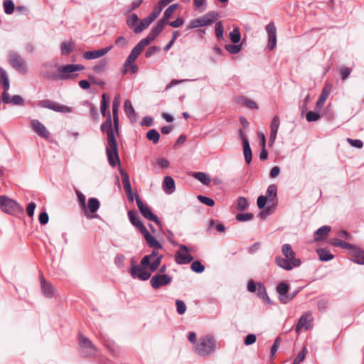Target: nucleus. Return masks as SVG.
Masks as SVG:
<instances>
[{"instance_id":"obj_8","label":"nucleus","mask_w":364,"mask_h":364,"mask_svg":"<svg viewBox=\"0 0 364 364\" xmlns=\"http://www.w3.org/2000/svg\"><path fill=\"white\" fill-rule=\"evenodd\" d=\"M149 266H144L142 264V259L139 265H136L134 259L131 260V268L129 269V274L133 279H138L141 281H146L151 277V273L145 269Z\"/></svg>"},{"instance_id":"obj_11","label":"nucleus","mask_w":364,"mask_h":364,"mask_svg":"<svg viewBox=\"0 0 364 364\" xmlns=\"http://www.w3.org/2000/svg\"><path fill=\"white\" fill-rule=\"evenodd\" d=\"M38 106L53 111L61 113H69L72 112V109L66 105H61L58 102H53L50 100H43L38 102Z\"/></svg>"},{"instance_id":"obj_61","label":"nucleus","mask_w":364,"mask_h":364,"mask_svg":"<svg viewBox=\"0 0 364 364\" xmlns=\"http://www.w3.org/2000/svg\"><path fill=\"white\" fill-rule=\"evenodd\" d=\"M265 144H266V139L264 135H262V151L259 154V159L261 161H265L267 159L268 157V151L265 149Z\"/></svg>"},{"instance_id":"obj_22","label":"nucleus","mask_w":364,"mask_h":364,"mask_svg":"<svg viewBox=\"0 0 364 364\" xmlns=\"http://www.w3.org/2000/svg\"><path fill=\"white\" fill-rule=\"evenodd\" d=\"M350 259L359 264H364V250L356 247L353 251H350Z\"/></svg>"},{"instance_id":"obj_16","label":"nucleus","mask_w":364,"mask_h":364,"mask_svg":"<svg viewBox=\"0 0 364 364\" xmlns=\"http://www.w3.org/2000/svg\"><path fill=\"white\" fill-rule=\"evenodd\" d=\"M119 94H117L114 97L112 102V117L115 132L119 134V119L118 115V110L119 107Z\"/></svg>"},{"instance_id":"obj_19","label":"nucleus","mask_w":364,"mask_h":364,"mask_svg":"<svg viewBox=\"0 0 364 364\" xmlns=\"http://www.w3.org/2000/svg\"><path fill=\"white\" fill-rule=\"evenodd\" d=\"M31 125L33 131H35L41 136L45 139H48L49 137V132L47 130L46 127L38 119L31 120Z\"/></svg>"},{"instance_id":"obj_37","label":"nucleus","mask_w":364,"mask_h":364,"mask_svg":"<svg viewBox=\"0 0 364 364\" xmlns=\"http://www.w3.org/2000/svg\"><path fill=\"white\" fill-rule=\"evenodd\" d=\"M100 203L97 198H90L88 200V205L87 206V209L88 208L90 213H95L100 208Z\"/></svg>"},{"instance_id":"obj_12","label":"nucleus","mask_w":364,"mask_h":364,"mask_svg":"<svg viewBox=\"0 0 364 364\" xmlns=\"http://www.w3.org/2000/svg\"><path fill=\"white\" fill-rule=\"evenodd\" d=\"M274 262L279 267L287 271H290L294 267H298L301 264L300 259H294L293 260H291L286 257H282L281 256L275 257Z\"/></svg>"},{"instance_id":"obj_18","label":"nucleus","mask_w":364,"mask_h":364,"mask_svg":"<svg viewBox=\"0 0 364 364\" xmlns=\"http://www.w3.org/2000/svg\"><path fill=\"white\" fill-rule=\"evenodd\" d=\"M149 247H152L157 250H161L163 248L162 245L154 237L152 236L148 230L146 228L141 232Z\"/></svg>"},{"instance_id":"obj_51","label":"nucleus","mask_w":364,"mask_h":364,"mask_svg":"<svg viewBox=\"0 0 364 364\" xmlns=\"http://www.w3.org/2000/svg\"><path fill=\"white\" fill-rule=\"evenodd\" d=\"M225 48L227 51H228L231 54H237L238 53L241 49H242V45L241 44H227L225 46Z\"/></svg>"},{"instance_id":"obj_21","label":"nucleus","mask_w":364,"mask_h":364,"mask_svg":"<svg viewBox=\"0 0 364 364\" xmlns=\"http://www.w3.org/2000/svg\"><path fill=\"white\" fill-rule=\"evenodd\" d=\"M128 217L132 225L138 228L140 232H141L144 229L146 228L145 225L143 224V223L140 220L136 211L129 210L128 212Z\"/></svg>"},{"instance_id":"obj_63","label":"nucleus","mask_w":364,"mask_h":364,"mask_svg":"<svg viewBox=\"0 0 364 364\" xmlns=\"http://www.w3.org/2000/svg\"><path fill=\"white\" fill-rule=\"evenodd\" d=\"M351 69L346 66H341L339 68V73L342 80H345L350 74Z\"/></svg>"},{"instance_id":"obj_45","label":"nucleus","mask_w":364,"mask_h":364,"mask_svg":"<svg viewBox=\"0 0 364 364\" xmlns=\"http://www.w3.org/2000/svg\"><path fill=\"white\" fill-rule=\"evenodd\" d=\"M275 208L276 204L267 206L266 208H263V210L259 213V217H260L262 219H265V218L267 215H271L274 213Z\"/></svg>"},{"instance_id":"obj_31","label":"nucleus","mask_w":364,"mask_h":364,"mask_svg":"<svg viewBox=\"0 0 364 364\" xmlns=\"http://www.w3.org/2000/svg\"><path fill=\"white\" fill-rule=\"evenodd\" d=\"M76 194L77 196L78 202L82 208V209L85 211V213L87 218H97V215L95 216H90L88 215V210L87 209V205H86V197L85 196L81 193L79 191H76Z\"/></svg>"},{"instance_id":"obj_36","label":"nucleus","mask_w":364,"mask_h":364,"mask_svg":"<svg viewBox=\"0 0 364 364\" xmlns=\"http://www.w3.org/2000/svg\"><path fill=\"white\" fill-rule=\"evenodd\" d=\"M179 7V4H171L164 11V16L162 17V20L165 21L166 22H167V23H168V20L170 19V18L171 17L173 13L176 10L178 9Z\"/></svg>"},{"instance_id":"obj_46","label":"nucleus","mask_w":364,"mask_h":364,"mask_svg":"<svg viewBox=\"0 0 364 364\" xmlns=\"http://www.w3.org/2000/svg\"><path fill=\"white\" fill-rule=\"evenodd\" d=\"M229 37H230V41L233 43H239L240 41V38H241V36H240L239 29L237 28H235L232 31L230 32Z\"/></svg>"},{"instance_id":"obj_49","label":"nucleus","mask_w":364,"mask_h":364,"mask_svg":"<svg viewBox=\"0 0 364 364\" xmlns=\"http://www.w3.org/2000/svg\"><path fill=\"white\" fill-rule=\"evenodd\" d=\"M167 24V22L165 21L160 19L156 24L154 27L151 28V31L156 33V35L158 36L164 28V26Z\"/></svg>"},{"instance_id":"obj_47","label":"nucleus","mask_w":364,"mask_h":364,"mask_svg":"<svg viewBox=\"0 0 364 364\" xmlns=\"http://www.w3.org/2000/svg\"><path fill=\"white\" fill-rule=\"evenodd\" d=\"M4 12L6 14H11L14 9H15V5L12 0H6L4 1L3 4Z\"/></svg>"},{"instance_id":"obj_42","label":"nucleus","mask_w":364,"mask_h":364,"mask_svg":"<svg viewBox=\"0 0 364 364\" xmlns=\"http://www.w3.org/2000/svg\"><path fill=\"white\" fill-rule=\"evenodd\" d=\"M124 109L126 114L130 118H134L135 117V111L132 107V105L131 102L129 100H125L124 105Z\"/></svg>"},{"instance_id":"obj_58","label":"nucleus","mask_w":364,"mask_h":364,"mask_svg":"<svg viewBox=\"0 0 364 364\" xmlns=\"http://www.w3.org/2000/svg\"><path fill=\"white\" fill-rule=\"evenodd\" d=\"M279 124H280L279 117V116L275 115L273 117L272 122H271L270 132H274H274L277 133L278 129L279 127Z\"/></svg>"},{"instance_id":"obj_32","label":"nucleus","mask_w":364,"mask_h":364,"mask_svg":"<svg viewBox=\"0 0 364 364\" xmlns=\"http://www.w3.org/2000/svg\"><path fill=\"white\" fill-rule=\"evenodd\" d=\"M74 48L75 43L73 41L63 42L60 45L61 55H68L73 51Z\"/></svg>"},{"instance_id":"obj_53","label":"nucleus","mask_w":364,"mask_h":364,"mask_svg":"<svg viewBox=\"0 0 364 364\" xmlns=\"http://www.w3.org/2000/svg\"><path fill=\"white\" fill-rule=\"evenodd\" d=\"M321 115L317 112L309 111L306 114V119L309 122H316L319 120Z\"/></svg>"},{"instance_id":"obj_3","label":"nucleus","mask_w":364,"mask_h":364,"mask_svg":"<svg viewBox=\"0 0 364 364\" xmlns=\"http://www.w3.org/2000/svg\"><path fill=\"white\" fill-rule=\"evenodd\" d=\"M216 347L217 341L214 336L205 335L200 337L194 346V352L200 356L206 357L213 353Z\"/></svg>"},{"instance_id":"obj_5","label":"nucleus","mask_w":364,"mask_h":364,"mask_svg":"<svg viewBox=\"0 0 364 364\" xmlns=\"http://www.w3.org/2000/svg\"><path fill=\"white\" fill-rule=\"evenodd\" d=\"M78 344L80 349V355L82 357L88 358L95 355L97 348L93 343L81 333L78 334Z\"/></svg>"},{"instance_id":"obj_9","label":"nucleus","mask_w":364,"mask_h":364,"mask_svg":"<svg viewBox=\"0 0 364 364\" xmlns=\"http://www.w3.org/2000/svg\"><path fill=\"white\" fill-rule=\"evenodd\" d=\"M135 199L138 208L142 216L149 220L154 221L157 225L161 227L162 225L161 220L156 215L152 213L149 206L142 202L138 193H135Z\"/></svg>"},{"instance_id":"obj_35","label":"nucleus","mask_w":364,"mask_h":364,"mask_svg":"<svg viewBox=\"0 0 364 364\" xmlns=\"http://www.w3.org/2000/svg\"><path fill=\"white\" fill-rule=\"evenodd\" d=\"M282 252L284 257L289 259L293 260L294 259H296L295 257V252L289 244L283 245L282 247Z\"/></svg>"},{"instance_id":"obj_40","label":"nucleus","mask_w":364,"mask_h":364,"mask_svg":"<svg viewBox=\"0 0 364 364\" xmlns=\"http://www.w3.org/2000/svg\"><path fill=\"white\" fill-rule=\"evenodd\" d=\"M164 7L165 6H164V4H161V2L159 1L157 5H156L154 7L153 11L151 12V14L148 16H149L150 18L152 19L153 21H155Z\"/></svg>"},{"instance_id":"obj_28","label":"nucleus","mask_w":364,"mask_h":364,"mask_svg":"<svg viewBox=\"0 0 364 364\" xmlns=\"http://www.w3.org/2000/svg\"><path fill=\"white\" fill-rule=\"evenodd\" d=\"M257 296L264 301H266L267 304H271V300L269 297L267 295L266 287L262 282L257 283V289L256 290Z\"/></svg>"},{"instance_id":"obj_59","label":"nucleus","mask_w":364,"mask_h":364,"mask_svg":"<svg viewBox=\"0 0 364 364\" xmlns=\"http://www.w3.org/2000/svg\"><path fill=\"white\" fill-rule=\"evenodd\" d=\"M307 323V316L306 315H302L298 321V323L296 326V332H299L303 327H305L306 329L308 327L306 326Z\"/></svg>"},{"instance_id":"obj_57","label":"nucleus","mask_w":364,"mask_h":364,"mask_svg":"<svg viewBox=\"0 0 364 364\" xmlns=\"http://www.w3.org/2000/svg\"><path fill=\"white\" fill-rule=\"evenodd\" d=\"M253 218L254 215L251 213H237L236 215V220L240 222L250 220H252Z\"/></svg>"},{"instance_id":"obj_64","label":"nucleus","mask_w":364,"mask_h":364,"mask_svg":"<svg viewBox=\"0 0 364 364\" xmlns=\"http://www.w3.org/2000/svg\"><path fill=\"white\" fill-rule=\"evenodd\" d=\"M151 42V41L150 40V38L146 36V38L141 40L135 46V48H136L140 52H141L143 50V49L144 48V47L146 46L147 45H149Z\"/></svg>"},{"instance_id":"obj_13","label":"nucleus","mask_w":364,"mask_h":364,"mask_svg":"<svg viewBox=\"0 0 364 364\" xmlns=\"http://www.w3.org/2000/svg\"><path fill=\"white\" fill-rule=\"evenodd\" d=\"M172 282V277L168 274H156L150 279V284L154 289L168 285Z\"/></svg>"},{"instance_id":"obj_25","label":"nucleus","mask_w":364,"mask_h":364,"mask_svg":"<svg viewBox=\"0 0 364 364\" xmlns=\"http://www.w3.org/2000/svg\"><path fill=\"white\" fill-rule=\"evenodd\" d=\"M331 228L328 225H323L317 229L314 232V240L321 241L324 240L331 232Z\"/></svg>"},{"instance_id":"obj_7","label":"nucleus","mask_w":364,"mask_h":364,"mask_svg":"<svg viewBox=\"0 0 364 364\" xmlns=\"http://www.w3.org/2000/svg\"><path fill=\"white\" fill-rule=\"evenodd\" d=\"M8 60L9 64L16 71L26 74L27 73V65L23 58L17 52L11 50L9 53Z\"/></svg>"},{"instance_id":"obj_4","label":"nucleus","mask_w":364,"mask_h":364,"mask_svg":"<svg viewBox=\"0 0 364 364\" xmlns=\"http://www.w3.org/2000/svg\"><path fill=\"white\" fill-rule=\"evenodd\" d=\"M0 210L13 215L23 213V208L16 200L6 196H0Z\"/></svg>"},{"instance_id":"obj_62","label":"nucleus","mask_w":364,"mask_h":364,"mask_svg":"<svg viewBox=\"0 0 364 364\" xmlns=\"http://www.w3.org/2000/svg\"><path fill=\"white\" fill-rule=\"evenodd\" d=\"M107 65V61L105 59L101 60L96 65L93 67L94 72L99 73L103 71Z\"/></svg>"},{"instance_id":"obj_33","label":"nucleus","mask_w":364,"mask_h":364,"mask_svg":"<svg viewBox=\"0 0 364 364\" xmlns=\"http://www.w3.org/2000/svg\"><path fill=\"white\" fill-rule=\"evenodd\" d=\"M243 146V154L245 161L247 164H250L252 160V152L250 146L249 141L245 140Z\"/></svg>"},{"instance_id":"obj_52","label":"nucleus","mask_w":364,"mask_h":364,"mask_svg":"<svg viewBox=\"0 0 364 364\" xmlns=\"http://www.w3.org/2000/svg\"><path fill=\"white\" fill-rule=\"evenodd\" d=\"M215 32L218 39L220 40L223 38L224 27L221 21L216 22L215 25Z\"/></svg>"},{"instance_id":"obj_41","label":"nucleus","mask_w":364,"mask_h":364,"mask_svg":"<svg viewBox=\"0 0 364 364\" xmlns=\"http://www.w3.org/2000/svg\"><path fill=\"white\" fill-rule=\"evenodd\" d=\"M5 104H12L14 105H20L23 106L24 105V100L20 95H14L11 97H10V95H9V99L6 102H3Z\"/></svg>"},{"instance_id":"obj_24","label":"nucleus","mask_w":364,"mask_h":364,"mask_svg":"<svg viewBox=\"0 0 364 364\" xmlns=\"http://www.w3.org/2000/svg\"><path fill=\"white\" fill-rule=\"evenodd\" d=\"M140 53L141 52L135 47L132 50L124 63V69L123 70V73H126L127 72V68L135 61Z\"/></svg>"},{"instance_id":"obj_56","label":"nucleus","mask_w":364,"mask_h":364,"mask_svg":"<svg viewBox=\"0 0 364 364\" xmlns=\"http://www.w3.org/2000/svg\"><path fill=\"white\" fill-rule=\"evenodd\" d=\"M299 291V289H297L290 294L288 293L287 296H284L283 298H281V303L283 304L289 303L298 294Z\"/></svg>"},{"instance_id":"obj_55","label":"nucleus","mask_w":364,"mask_h":364,"mask_svg":"<svg viewBox=\"0 0 364 364\" xmlns=\"http://www.w3.org/2000/svg\"><path fill=\"white\" fill-rule=\"evenodd\" d=\"M242 103L247 107L250 108V109H258V106L257 105V103L250 100V99H248L247 97H242Z\"/></svg>"},{"instance_id":"obj_30","label":"nucleus","mask_w":364,"mask_h":364,"mask_svg":"<svg viewBox=\"0 0 364 364\" xmlns=\"http://www.w3.org/2000/svg\"><path fill=\"white\" fill-rule=\"evenodd\" d=\"M289 291V285L285 282H282L279 283L277 287V292L278 293V299L281 302V298H283L284 296H287Z\"/></svg>"},{"instance_id":"obj_38","label":"nucleus","mask_w":364,"mask_h":364,"mask_svg":"<svg viewBox=\"0 0 364 364\" xmlns=\"http://www.w3.org/2000/svg\"><path fill=\"white\" fill-rule=\"evenodd\" d=\"M193 176L200 183L205 186H208L211 181L210 176L204 172H196Z\"/></svg>"},{"instance_id":"obj_1","label":"nucleus","mask_w":364,"mask_h":364,"mask_svg":"<svg viewBox=\"0 0 364 364\" xmlns=\"http://www.w3.org/2000/svg\"><path fill=\"white\" fill-rule=\"evenodd\" d=\"M85 69L84 65L80 64H68L61 65L58 68V74L46 72L43 73V77L53 80H64L74 78L77 74H72L76 71H80Z\"/></svg>"},{"instance_id":"obj_48","label":"nucleus","mask_w":364,"mask_h":364,"mask_svg":"<svg viewBox=\"0 0 364 364\" xmlns=\"http://www.w3.org/2000/svg\"><path fill=\"white\" fill-rule=\"evenodd\" d=\"M191 269L196 273H202L205 270V266L200 261L196 260L192 262Z\"/></svg>"},{"instance_id":"obj_10","label":"nucleus","mask_w":364,"mask_h":364,"mask_svg":"<svg viewBox=\"0 0 364 364\" xmlns=\"http://www.w3.org/2000/svg\"><path fill=\"white\" fill-rule=\"evenodd\" d=\"M162 258L163 255L154 250L151 254L145 255L142 258V264L144 266H149V270L154 272L158 269Z\"/></svg>"},{"instance_id":"obj_43","label":"nucleus","mask_w":364,"mask_h":364,"mask_svg":"<svg viewBox=\"0 0 364 364\" xmlns=\"http://www.w3.org/2000/svg\"><path fill=\"white\" fill-rule=\"evenodd\" d=\"M138 22L139 17L135 14L129 15L127 18V24L131 29H132L133 31L134 28L137 26Z\"/></svg>"},{"instance_id":"obj_14","label":"nucleus","mask_w":364,"mask_h":364,"mask_svg":"<svg viewBox=\"0 0 364 364\" xmlns=\"http://www.w3.org/2000/svg\"><path fill=\"white\" fill-rule=\"evenodd\" d=\"M268 34V48L273 50L277 46V28L273 21L269 22L265 27Z\"/></svg>"},{"instance_id":"obj_27","label":"nucleus","mask_w":364,"mask_h":364,"mask_svg":"<svg viewBox=\"0 0 364 364\" xmlns=\"http://www.w3.org/2000/svg\"><path fill=\"white\" fill-rule=\"evenodd\" d=\"M153 22L152 19L149 16L140 20L137 26L134 28V33L137 34L141 33L144 30L146 29L150 24Z\"/></svg>"},{"instance_id":"obj_17","label":"nucleus","mask_w":364,"mask_h":364,"mask_svg":"<svg viewBox=\"0 0 364 364\" xmlns=\"http://www.w3.org/2000/svg\"><path fill=\"white\" fill-rule=\"evenodd\" d=\"M112 48V46H109L102 49L86 51L83 54V58L86 60L98 58L106 55Z\"/></svg>"},{"instance_id":"obj_34","label":"nucleus","mask_w":364,"mask_h":364,"mask_svg":"<svg viewBox=\"0 0 364 364\" xmlns=\"http://www.w3.org/2000/svg\"><path fill=\"white\" fill-rule=\"evenodd\" d=\"M316 252L321 261L328 262L333 258V255L326 249H317Z\"/></svg>"},{"instance_id":"obj_20","label":"nucleus","mask_w":364,"mask_h":364,"mask_svg":"<svg viewBox=\"0 0 364 364\" xmlns=\"http://www.w3.org/2000/svg\"><path fill=\"white\" fill-rule=\"evenodd\" d=\"M331 91V86L330 85H326L322 90L321 93L316 103V108L318 110L321 109L323 107L324 103L328 98L330 92Z\"/></svg>"},{"instance_id":"obj_50","label":"nucleus","mask_w":364,"mask_h":364,"mask_svg":"<svg viewBox=\"0 0 364 364\" xmlns=\"http://www.w3.org/2000/svg\"><path fill=\"white\" fill-rule=\"evenodd\" d=\"M248 202L246 198L239 197L237 200V209L240 211L245 210L248 206Z\"/></svg>"},{"instance_id":"obj_15","label":"nucleus","mask_w":364,"mask_h":364,"mask_svg":"<svg viewBox=\"0 0 364 364\" xmlns=\"http://www.w3.org/2000/svg\"><path fill=\"white\" fill-rule=\"evenodd\" d=\"M40 282L42 293L47 298H52L55 295V289L53 285L46 280L43 274L40 275Z\"/></svg>"},{"instance_id":"obj_39","label":"nucleus","mask_w":364,"mask_h":364,"mask_svg":"<svg viewBox=\"0 0 364 364\" xmlns=\"http://www.w3.org/2000/svg\"><path fill=\"white\" fill-rule=\"evenodd\" d=\"M109 100L106 93L102 95L100 111L102 116L105 117L107 114V108L109 107Z\"/></svg>"},{"instance_id":"obj_6","label":"nucleus","mask_w":364,"mask_h":364,"mask_svg":"<svg viewBox=\"0 0 364 364\" xmlns=\"http://www.w3.org/2000/svg\"><path fill=\"white\" fill-rule=\"evenodd\" d=\"M218 17V13L216 11H209L204 16L193 19L188 25V29H193L203 27L212 24L215 19Z\"/></svg>"},{"instance_id":"obj_44","label":"nucleus","mask_w":364,"mask_h":364,"mask_svg":"<svg viewBox=\"0 0 364 364\" xmlns=\"http://www.w3.org/2000/svg\"><path fill=\"white\" fill-rule=\"evenodd\" d=\"M146 138L149 141H152L153 143L157 144L159 142V139H160V134L157 132V130L153 129L149 130L146 133Z\"/></svg>"},{"instance_id":"obj_54","label":"nucleus","mask_w":364,"mask_h":364,"mask_svg":"<svg viewBox=\"0 0 364 364\" xmlns=\"http://www.w3.org/2000/svg\"><path fill=\"white\" fill-rule=\"evenodd\" d=\"M198 199L200 203L209 207H213L215 205V201L211 198L199 195L198 196Z\"/></svg>"},{"instance_id":"obj_29","label":"nucleus","mask_w":364,"mask_h":364,"mask_svg":"<svg viewBox=\"0 0 364 364\" xmlns=\"http://www.w3.org/2000/svg\"><path fill=\"white\" fill-rule=\"evenodd\" d=\"M277 187L274 184H271L267 187L266 191V196L264 197L267 198L269 202H272L274 204V200H277Z\"/></svg>"},{"instance_id":"obj_23","label":"nucleus","mask_w":364,"mask_h":364,"mask_svg":"<svg viewBox=\"0 0 364 364\" xmlns=\"http://www.w3.org/2000/svg\"><path fill=\"white\" fill-rule=\"evenodd\" d=\"M163 189L167 194H171L175 191V182L172 177L166 176L163 181Z\"/></svg>"},{"instance_id":"obj_26","label":"nucleus","mask_w":364,"mask_h":364,"mask_svg":"<svg viewBox=\"0 0 364 364\" xmlns=\"http://www.w3.org/2000/svg\"><path fill=\"white\" fill-rule=\"evenodd\" d=\"M193 260V257L190 254H185L180 251L176 253L175 261L178 264H187Z\"/></svg>"},{"instance_id":"obj_2","label":"nucleus","mask_w":364,"mask_h":364,"mask_svg":"<svg viewBox=\"0 0 364 364\" xmlns=\"http://www.w3.org/2000/svg\"><path fill=\"white\" fill-rule=\"evenodd\" d=\"M114 132H115L114 127L107 129V146L106 147V154L109 164L112 167H115L117 164H120L118 146Z\"/></svg>"},{"instance_id":"obj_60","label":"nucleus","mask_w":364,"mask_h":364,"mask_svg":"<svg viewBox=\"0 0 364 364\" xmlns=\"http://www.w3.org/2000/svg\"><path fill=\"white\" fill-rule=\"evenodd\" d=\"M176 305L177 312L179 315L185 314L186 311V306L183 301L179 299L176 300Z\"/></svg>"}]
</instances>
